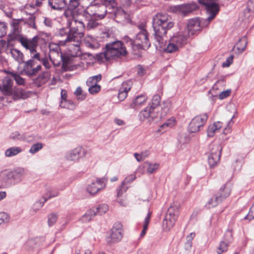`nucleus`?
Listing matches in <instances>:
<instances>
[{
	"label": "nucleus",
	"instance_id": "nucleus-1",
	"mask_svg": "<svg viewBox=\"0 0 254 254\" xmlns=\"http://www.w3.org/2000/svg\"><path fill=\"white\" fill-rule=\"evenodd\" d=\"M171 17L166 13H158L153 19L155 39L162 48L165 45V38L168 30L174 26Z\"/></svg>",
	"mask_w": 254,
	"mask_h": 254
},
{
	"label": "nucleus",
	"instance_id": "nucleus-2",
	"mask_svg": "<svg viewBox=\"0 0 254 254\" xmlns=\"http://www.w3.org/2000/svg\"><path fill=\"white\" fill-rule=\"evenodd\" d=\"M127 54V51L123 43L117 41L106 44V49L102 53L98 55L99 59L106 61L117 59Z\"/></svg>",
	"mask_w": 254,
	"mask_h": 254
},
{
	"label": "nucleus",
	"instance_id": "nucleus-3",
	"mask_svg": "<svg viewBox=\"0 0 254 254\" xmlns=\"http://www.w3.org/2000/svg\"><path fill=\"white\" fill-rule=\"evenodd\" d=\"M140 31L137 33L134 41L127 36L124 38L127 44L130 45L133 51L139 49H147L150 46L147 32L143 26L139 27Z\"/></svg>",
	"mask_w": 254,
	"mask_h": 254
},
{
	"label": "nucleus",
	"instance_id": "nucleus-4",
	"mask_svg": "<svg viewBox=\"0 0 254 254\" xmlns=\"http://www.w3.org/2000/svg\"><path fill=\"white\" fill-rule=\"evenodd\" d=\"M180 204L173 202L169 208L162 222V229L165 232L169 231L174 226L179 214Z\"/></svg>",
	"mask_w": 254,
	"mask_h": 254
},
{
	"label": "nucleus",
	"instance_id": "nucleus-5",
	"mask_svg": "<svg viewBox=\"0 0 254 254\" xmlns=\"http://www.w3.org/2000/svg\"><path fill=\"white\" fill-rule=\"evenodd\" d=\"M109 4L106 3H97L91 2L84 10V14H87L90 18L95 20L103 19L107 14V6Z\"/></svg>",
	"mask_w": 254,
	"mask_h": 254
},
{
	"label": "nucleus",
	"instance_id": "nucleus-6",
	"mask_svg": "<svg viewBox=\"0 0 254 254\" xmlns=\"http://www.w3.org/2000/svg\"><path fill=\"white\" fill-rule=\"evenodd\" d=\"M66 18L67 25L70 27V33L68 35L69 37H75L77 34H81V38L83 37V30L85 28V24L77 17L75 15H72L71 18L65 17Z\"/></svg>",
	"mask_w": 254,
	"mask_h": 254
},
{
	"label": "nucleus",
	"instance_id": "nucleus-7",
	"mask_svg": "<svg viewBox=\"0 0 254 254\" xmlns=\"http://www.w3.org/2000/svg\"><path fill=\"white\" fill-rule=\"evenodd\" d=\"M214 18H210L208 15L206 19H199L195 18L190 19L188 23V30L189 33L192 35L195 32L199 31L202 28L206 27Z\"/></svg>",
	"mask_w": 254,
	"mask_h": 254
},
{
	"label": "nucleus",
	"instance_id": "nucleus-8",
	"mask_svg": "<svg viewBox=\"0 0 254 254\" xmlns=\"http://www.w3.org/2000/svg\"><path fill=\"white\" fill-rule=\"evenodd\" d=\"M208 118V116L206 113L195 116L189 124V131L195 133L202 129L207 121Z\"/></svg>",
	"mask_w": 254,
	"mask_h": 254
},
{
	"label": "nucleus",
	"instance_id": "nucleus-9",
	"mask_svg": "<svg viewBox=\"0 0 254 254\" xmlns=\"http://www.w3.org/2000/svg\"><path fill=\"white\" fill-rule=\"evenodd\" d=\"M10 185L20 183L26 175V170L23 167H17L12 170L7 169Z\"/></svg>",
	"mask_w": 254,
	"mask_h": 254
},
{
	"label": "nucleus",
	"instance_id": "nucleus-10",
	"mask_svg": "<svg viewBox=\"0 0 254 254\" xmlns=\"http://www.w3.org/2000/svg\"><path fill=\"white\" fill-rule=\"evenodd\" d=\"M67 41H70L68 44L69 55L71 57H78L81 55V52L80 49L81 43V34H78L75 37H67Z\"/></svg>",
	"mask_w": 254,
	"mask_h": 254
},
{
	"label": "nucleus",
	"instance_id": "nucleus-11",
	"mask_svg": "<svg viewBox=\"0 0 254 254\" xmlns=\"http://www.w3.org/2000/svg\"><path fill=\"white\" fill-rule=\"evenodd\" d=\"M198 2L204 5L208 15L210 18H215L219 11V6L216 0H198Z\"/></svg>",
	"mask_w": 254,
	"mask_h": 254
},
{
	"label": "nucleus",
	"instance_id": "nucleus-12",
	"mask_svg": "<svg viewBox=\"0 0 254 254\" xmlns=\"http://www.w3.org/2000/svg\"><path fill=\"white\" fill-rule=\"evenodd\" d=\"M106 183L107 180L104 178L97 179L88 184L86 190L89 194L94 195L106 188Z\"/></svg>",
	"mask_w": 254,
	"mask_h": 254
},
{
	"label": "nucleus",
	"instance_id": "nucleus-13",
	"mask_svg": "<svg viewBox=\"0 0 254 254\" xmlns=\"http://www.w3.org/2000/svg\"><path fill=\"white\" fill-rule=\"evenodd\" d=\"M87 154V151L81 147H78L67 152L65 158L68 161L77 162L80 159L85 157Z\"/></svg>",
	"mask_w": 254,
	"mask_h": 254
},
{
	"label": "nucleus",
	"instance_id": "nucleus-14",
	"mask_svg": "<svg viewBox=\"0 0 254 254\" xmlns=\"http://www.w3.org/2000/svg\"><path fill=\"white\" fill-rule=\"evenodd\" d=\"M39 39V38L38 36H34L32 39H28L22 36V37H19V39L17 41L26 50H29L30 53H32L36 52Z\"/></svg>",
	"mask_w": 254,
	"mask_h": 254
},
{
	"label": "nucleus",
	"instance_id": "nucleus-15",
	"mask_svg": "<svg viewBox=\"0 0 254 254\" xmlns=\"http://www.w3.org/2000/svg\"><path fill=\"white\" fill-rule=\"evenodd\" d=\"M41 69V65H36L34 60L30 59L24 63L23 72L26 75L31 76L35 75Z\"/></svg>",
	"mask_w": 254,
	"mask_h": 254
},
{
	"label": "nucleus",
	"instance_id": "nucleus-16",
	"mask_svg": "<svg viewBox=\"0 0 254 254\" xmlns=\"http://www.w3.org/2000/svg\"><path fill=\"white\" fill-rule=\"evenodd\" d=\"M83 0H69L67 9L64 11V16L71 18L75 15V11L79 9Z\"/></svg>",
	"mask_w": 254,
	"mask_h": 254
},
{
	"label": "nucleus",
	"instance_id": "nucleus-17",
	"mask_svg": "<svg viewBox=\"0 0 254 254\" xmlns=\"http://www.w3.org/2000/svg\"><path fill=\"white\" fill-rule=\"evenodd\" d=\"M23 21L22 19L13 20L11 23L12 32L9 35L11 40H17L19 37H22L21 34V23Z\"/></svg>",
	"mask_w": 254,
	"mask_h": 254
},
{
	"label": "nucleus",
	"instance_id": "nucleus-18",
	"mask_svg": "<svg viewBox=\"0 0 254 254\" xmlns=\"http://www.w3.org/2000/svg\"><path fill=\"white\" fill-rule=\"evenodd\" d=\"M110 237L113 243L120 241L123 238L122 225L120 223H116L114 225L111 230Z\"/></svg>",
	"mask_w": 254,
	"mask_h": 254
},
{
	"label": "nucleus",
	"instance_id": "nucleus-19",
	"mask_svg": "<svg viewBox=\"0 0 254 254\" xmlns=\"http://www.w3.org/2000/svg\"><path fill=\"white\" fill-rule=\"evenodd\" d=\"M114 19L117 22L122 24H125L130 21L129 15L120 7L115 11Z\"/></svg>",
	"mask_w": 254,
	"mask_h": 254
},
{
	"label": "nucleus",
	"instance_id": "nucleus-20",
	"mask_svg": "<svg viewBox=\"0 0 254 254\" xmlns=\"http://www.w3.org/2000/svg\"><path fill=\"white\" fill-rule=\"evenodd\" d=\"M214 151L208 156V161L211 167H214L219 162L220 158L221 147L219 145H215L213 148Z\"/></svg>",
	"mask_w": 254,
	"mask_h": 254
},
{
	"label": "nucleus",
	"instance_id": "nucleus-21",
	"mask_svg": "<svg viewBox=\"0 0 254 254\" xmlns=\"http://www.w3.org/2000/svg\"><path fill=\"white\" fill-rule=\"evenodd\" d=\"M12 86L13 80L9 76H7L3 79L2 84L0 85V89L4 95H10L12 94Z\"/></svg>",
	"mask_w": 254,
	"mask_h": 254
},
{
	"label": "nucleus",
	"instance_id": "nucleus-22",
	"mask_svg": "<svg viewBox=\"0 0 254 254\" xmlns=\"http://www.w3.org/2000/svg\"><path fill=\"white\" fill-rule=\"evenodd\" d=\"M132 87L131 81L128 80L124 82L119 89L118 97L120 101L124 100L127 97L128 92Z\"/></svg>",
	"mask_w": 254,
	"mask_h": 254
},
{
	"label": "nucleus",
	"instance_id": "nucleus-23",
	"mask_svg": "<svg viewBox=\"0 0 254 254\" xmlns=\"http://www.w3.org/2000/svg\"><path fill=\"white\" fill-rule=\"evenodd\" d=\"M153 111L154 109L149 106L145 107L140 111L138 115L139 120L141 121H144L146 120H148L149 121H152L154 118Z\"/></svg>",
	"mask_w": 254,
	"mask_h": 254
},
{
	"label": "nucleus",
	"instance_id": "nucleus-24",
	"mask_svg": "<svg viewBox=\"0 0 254 254\" xmlns=\"http://www.w3.org/2000/svg\"><path fill=\"white\" fill-rule=\"evenodd\" d=\"M136 177V176L134 173L130 174L126 177L124 181L122 183L120 188L117 190V196L118 198L122 195L123 192L126 191L127 190L128 187H126V185L127 184L132 183L134 180H135Z\"/></svg>",
	"mask_w": 254,
	"mask_h": 254
},
{
	"label": "nucleus",
	"instance_id": "nucleus-25",
	"mask_svg": "<svg viewBox=\"0 0 254 254\" xmlns=\"http://www.w3.org/2000/svg\"><path fill=\"white\" fill-rule=\"evenodd\" d=\"M222 126L223 123L220 121L209 125L207 129L208 136L213 137L216 133L219 132Z\"/></svg>",
	"mask_w": 254,
	"mask_h": 254
},
{
	"label": "nucleus",
	"instance_id": "nucleus-26",
	"mask_svg": "<svg viewBox=\"0 0 254 254\" xmlns=\"http://www.w3.org/2000/svg\"><path fill=\"white\" fill-rule=\"evenodd\" d=\"M171 39L180 48L187 43V36L182 33H179L171 37Z\"/></svg>",
	"mask_w": 254,
	"mask_h": 254
},
{
	"label": "nucleus",
	"instance_id": "nucleus-27",
	"mask_svg": "<svg viewBox=\"0 0 254 254\" xmlns=\"http://www.w3.org/2000/svg\"><path fill=\"white\" fill-rule=\"evenodd\" d=\"M147 100V95L145 94H142L136 97L130 106L132 108H138L146 103Z\"/></svg>",
	"mask_w": 254,
	"mask_h": 254
},
{
	"label": "nucleus",
	"instance_id": "nucleus-28",
	"mask_svg": "<svg viewBox=\"0 0 254 254\" xmlns=\"http://www.w3.org/2000/svg\"><path fill=\"white\" fill-rule=\"evenodd\" d=\"M10 183L7 169L3 170L0 172V189L5 188L9 187Z\"/></svg>",
	"mask_w": 254,
	"mask_h": 254
},
{
	"label": "nucleus",
	"instance_id": "nucleus-29",
	"mask_svg": "<svg viewBox=\"0 0 254 254\" xmlns=\"http://www.w3.org/2000/svg\"><path fill=\"white\" fill-rule=\"evenodd\" d=\"M48 5L53 9L61 10L65 7V0H48Z\"/></svg>",
	"mask_w": 254,
	"mask_h": 254
},
{
	"label": "nucleus",
	"instance_id": "nucleus-30",
	"mask_svg": "<svg viewBox=\"0 0 254 254\" xmlns=\"http://www.w3.org/2000/svg\"><path fill=\"white\" fill-rule=\"evenodd\" d=\"M11 95L13 96L14 100L25 99L29 96V92L20 88H14Z\"/></svg>",
	"mask_w": 254,
	"mask_h": 254
},
{
	"label": "nucleus",
	"instance_id": "nucleus-31",
	"mask_svg": "<svg viewBox=\"0 0 254 254\" xmlns=\"http://www.w3.org/2000/svg\"><path fill=\"white\" fill-rule=\"evenodd\" d=\"M231 191V186L230 184H227L220 188L217 194L218 195L219 197L222 198V200H223L229 196Z\"/></svg>",
	"mask_w": 254,
	"mask_h": 254
},
{
	"label": "nucleus",
	"instance_id": "nucleus-32",
	"mask_svg": "<svg viewBox=\"0 0 254 254\" xmlns=\"http://www.w3.org/2000/svg\"><path fill=\"white\" fill-rule=\"evenodd\" d=\"M84 43L87 47L93 49H97L100 47V44L96 39L90 35L86 36Z\"/></svg>",
	"mask_w": 254,
	"mask_h": 254
},
{
	"label": "nucleus",
	"instance_id": "nucleus-33",
	"mask_svg": "<svg viewBox=\"0 0 254 254\" xmlns=\"http://www.w3.org/2000/svg\"><path fill=\"white\" fill-rule=\"evenodd\" d=\"M144 163L146 169V173L148 175L154 173L158 170L160 166V164L157 162L146 161Z\"/></svg>",
	"mask_w": 254,
	"mask_h": 254
},
{
	"label": "nucleus",
	"instance_id": "nucleus-34",
	"mask_svg": "<svg viewBox=\"0 0 254 254\" xmlns=\"http://www.w3.org/2000/svg\"><path fill=\"white\" fill-rule=\"evenodd\" d=\"M22 151L23 150L21 147L12 146L5 150L4 155L6 157H12L20 154Z\"/></svg>",
	"mask_w": 254,
	"mask_h": 254
},
{
	"label": "nucleus",
	"instance_id": "nucleus-35",
	"mask_svg": "<svg viewBox=\"0 0 254 254\" xmlns=\"http://www.w3.org/2000/svg\"><path fill=\"white\" fill-rule=\"evenodd\" d=\"M165 45H166V39H165ZM158 46L160 47L161 49H163L165 52L168 53H174L178 51L179 49L178 47L174 43L173 41L170 39L169 42L168 44L167 47H165V45H164L162 48H161L158 43Z\"/></svg>",
	"mask_w": 254,
	"mask_h": 254
},
{
	"label": "nucleus",
	"instance_id": "nucleus-36",
	"mask_svg": "<svg viewBox=\"0 0 254 254\" xmlns=\"http://www.w3.org/2000/svg\"><path fill=\"white\" fill-rule=\"evenodd\" d=\"M196 8V6L194 4H186L180 5V14L184 15L191 12Z\"/></svg>",
	"mask_w": 254,
	"mask_h": 254
},
{
	"label": "nucleus",
	"instance_id": "nucleus-37",
	"mask_svg": "<svg viewBox=\"0 0 254 254\" xmlns=\"http://www.w3.org/2000/svg\"><path fill=\"white\" fill-rule=\"evenodd\" d=\"M222 201V198L219 197L218 195L216 194L208 200L206 204V207L209 209L215 207Z\"/></svg>",
	"mask_w": 254,
	"mask_h": 254
},
{
	"label": "nucleus",
	"instance_id": "nucleus-38",
	"mask_svg": "<svg viewBox=\"0 0 254 254\" xmlns=\"http://www.w3.org/2000/svg\"><path fill=\"white\" fill-rule=\"evenodd\" d=\"M9 54L11 57L18 63H21L23 61V54L16 49H10Z\"/></svg>",
	"mask_w": 254,
	"mask_h": 254
},
{
	"label": "nucleus",
	"instance_id": "nucleus-39",
	"mask_svg": "<svg viewBox=\"0 0 254 254\" xmlns=\"http://www.w3.org/2000/svg\"><path fill=\"white\" fill-rule=\"evenodd\" d=\"M176 123V119L174 117H171L160 127V128L158 129V131H165L168 128L173 127L175 125Z\"/></svg>",
	"mask_w": 254,
	"mask_h": 254
},
{
	"label": "nucleus",
	"instance_id": "nucleus-40",
	"mask_svg": "<svg viewBox=\"0 0 254 254\" xmlns=\"http://www.w3.org/2000/svg\"><path fill=\"white\" fill-rule=\"evenodd\" d=\"M171 107V102L170 101L167 100L164 101L161 105V112L160 114L159 118L161 119L164 118L169 112Z\"/></svg>",
	"mask_w": 254,
	"mask_h": 254
},
{
	"label": "nucleus",
	"instance_id": "nucleus-41",
	"mask_svg": "<svg viewBox=\"0 0 254 254\" xmlns=\"http://www.w3.org/2000/svg\"><path fill=\"white\" fill-rule=\"evenodd\" d=\"M70 33V29L68 30L67 28H62L58 31V35L61 37H65L63 41H60V44L62 45H66L69 43L70 41H67V37Z\"/></svg>",
	"mask_w": 254,
	"mask_h": 254
},
{
	"label": "nucleus",
	"instance_id": "nucleus-42",
	"mask_svg": "<svg viewBox=\"0 0 254 254\" xmlns=\"http://www.w3.org/2000/svg\"><path fill=\"white\" fill-rule=\"evenodd\" d=\"M247 44L248 41L246 37L241 38L236 45L237 53L241 54L243 52L246 48Z\"/></svg>",
	"mask_w": 254,
	"mask_h": 254
},
{
	"label": "nucleus",
	"instance_id": "nucleus-43",
	"mask_svg": "<svg viewBox=\"0 0 254 254\" xmlns=\"http://www.w3.org/2000/svg\"><path fill=\"white\" fill-rule=\"evenodd\" d=\"M150 152L149 150H144L140 153H134L133 156L138 162L143 161L145 159L149 156Z\"/></svg>",
	"mask_w": 254,
	"mask_h": 254
},
{
	"label": "nucleus",
	"instance_id": "nucleus-44",
	"mask_svg": "<svg viewBox=\"0 0 254 254\" xmlns=\"http://www.w3.org/2000/svg\"><path fill=\"white\" fill-rule=\"evenodd\" d=\"M92 209L94 211L95 215H102L108 211L109 207L106 204H102L96 207L93 208Z\"/></svg>",
	"mask_w": 254,
	"mask_h": 254
},
{
	"label": "nucleus",
	"instance_id": "nucleus-45",
	"mask_svg": "<svg viewBox=\"0 0 254 254\" xmlns=\"http://www.w3.org/2000/svg\"><path fill=\"white\" fill-rule=\"evenodd\" d=\"M245 14L248 17L254 16V0H250L248 2L247 8L245 10Z\"/></svg>",
	"mask_w": 254,
	"mask_h": 254
},
{
	"label": "nucleus",
	"instance_id": "nucleus-46",
	"mask_svg": "<svg viewBox=\"0 0 254 254\" xmlns=\"http://www.w3.org/2000/svg\"><path fill=\"white\" fill-rule=\"evenodd\" d=\"M95 215L94 211L92 209H89L82 216L80 220L83 223H86L90 221Z\"/></svg>",
	"mask_w": 254,
	"mask_h": 254
},
{
	"label": "nucleus",
	"instance_id": "nucleus-47",
	"mask_svg": "<svg viewBox=\"0 0 254 254\" xmlns=\"http://www.w3.org/2000/svg\"><path fill=\"white\" fill-rule=\"evenodd\" d=\"M50 77L49 71H45L40 74L37 77V81L40 85H42L47 82Z\"/></svg>",
	"mask_w": 254,
	"mask_h": 254
},
{
	"label": "nucleus",
	"instance_id": "nucleus-48",
	"mask_svg": "<svg viewBox=\"0 0 254 254\" xmlns=\"http://www.w3.org/2000/svg\"><path fill=\"white\" fill-rule=\"evenodd\" d=\"M102 75L100 74L92 76L88 78L86 81V84L88 86L97 85V83L101 80Z\"/></svg>",
	"mask_w": 254,
	"mask_h": 254
},
{
	"label": "nucleus",
	"instance_id": "nucleus-49",
	"mask_svg": "<svg viewBox=\"0 0 254 254\" xmlns=\"http://www.w3.org/2000/svg\"><path fill=\"white\" fill-rule=\"evenodd\" d=\"M8 74L14 79L17 84L19 85H24L25 84V79L17 73L8 72Z\"/></svg>",
	"mask_w": 254,
	"mask_h": 254
},
{
	"label": "nucleus",
	"instance_id": "nucleus-50",
	"mask_svg": "<svg viewBox=\"0 0 254 254\" xmlns=\"http://www.w3.org/2000/svg\"><path fill=\"white\" fill-rule=\"evenodd\" d=\"M152 212L150 211H149L146 216L144 222H143V230L140 234L141 237H143L146 234V231L147 229L148 225L149 224L150 219L151 218V215Z\"/></svg>",
	"mask_w": 254,
	"mask_h": 254
},
{
	"label": "nucleus",
	"instance_id": "nucleus-51",
	"mask_svg": "<svg viewBox=\"0 0 254 254\" xmlns=\"http://www.w3.org/2000/svg\"><path fill=\"white\" fill-rule=\"evenodd\" d=\"M46 199H45L44 197H42L38 200L36 201L32 206V209L34 211L36 212L40 210L43 206L45 202H46Z\"/></svg>",
	"mask_w": 254,
	"mask_h": 254
},
{
	"label": "nucleus",
	"instance_id": "nucleus-52",
	"mask_svg": "<svg viewBox=\"0 0 254 254\" xmlns=\"http://www.w3.org/2000/svg\"><path fill=\"white\" fill-rule=\"evenodd\" d=\"M160 100L161 97L160 95L158 94L155 95L152 97L151 104H150L148 106L154 110L155 108L159 105Z\"/></svg>",
	"mask_w": 254,
	"mask_h": 254
},
{
	"label": "nucleus",
	"instance_id": "nucleus-53",
	"mask_svg": "<svg viewBox=\"0 0 254 254\" xmlns=\"http://www.w3.org/2000/svg\"><path fill=\"white\" fill-rule=\"evenodd\" d=\"M60 106L62 108L68 109H72L74 108L73 103L69 100L60 101Z\"/></svg>",
	"mask_w": 254,
	"mask_h": 254
},
{
	"label": "nucleus",
	"instance_id": "nucleus-54",
	"mask_svg": "<svg viewBox=\"0 0 254 254\" xmlns=\"http://www.w3.org/2000/svg\"><path fill=\"white\" fill-rule=\"evenodd\" d=\"M49 57L51 61H62L63 56L61 50L59 52H51V53H49Z\"/></svg>",
	"mask_w": 254,
	"mask_h": 254
},
{
	"label": "nucleus",
	"instance_id": "nucleus-55",
	"mask_svg": "<svg viewBox=\"0 0 254 254\" xmlns=\"http://www.w3.org/2000/svg\"><path fill=\"white\" fill-rule=\"evenodd\" d=\"M42 148L43 144L41 143H37L31 146L29 152L32 154H34L40 151Z\"/></svg>",
	"mask_w": 254,
	"mask_h": 254
},
{
	"label": "nucleus",
	"instance_id": "nucleus-56",
	"mask_svg": "<svg viewBox=\"0 0 254 254\" xmlns=\"http://www.w3.org/2000/svg\"><path fill=\"white\" fill-rule=\"evenodd\" d=\"M83 15L87 18V20L88 21L87 24V27L88 29L94 28L98 25V23L94 21V20H95V18L89 17V15L87 14H83Z\"/></svg>",
	"mask_w": 254,
	"mask_h": 254
},
{
	"label": "nucleus",
	"instance_id": "nucleus-57",
	"mask_svg": "<svg viewBox=\"0 0 254 254\" xmlns=\"http://www.w3.org/2000/svg\"><path fill=\"white\" fill-rule=\"evenodd\" d=\"M74 94L76 96L77 99L80 101L84 100L86 98V94H84L83 92L80 87H78L76 88L74 92Z\"/></svg>",
	"mask_w": 254,
	"mask_h": 254
},
{
	"label": "nucleus",
	"instance_id": "nucleus-58",
	"mask_svg": "<svg viewBox=\"0 0 254 254\" xmlns=\"http://www.w3.org/2000/svg\"><path fill=\"white\" fill-rule=\"evenodd\" d=\"M10 220V216L6 212H0V225L3 223H8Z\"/></svg>",
	"mask_w": 254,
	"mask_h": 254
},
{
	"label": "nucleus",
	"instance_id": "nucleus-59",
	"mask_svg": "<svg viewBox=\"0 0 254 254\" xmlns=\"http://www.w3.org/2000/svg\"><path fill=\"white\" fill-rule=\"evenodd\" d=\"M59 195V192L57 190H49L47 191L46 194L43 196L46 200L48 199L57 196Z\"/></svg>",
	"mask_w": 254,
	"mask_h": 254
},
{
	"label": "nucleus",
	"instance_id": "nucleus-60",
	"mask_svg": "<svg viewBox=\"0 0 254 254\" xmlns=\"http://www.w3.org/2000/svg\"><path fill=\"white\" fill-rule=\"evenodd\" d=\"M7 25L4 22H0V38L5 36L7 32Z\"/></svg>",
	"mask_w": 254,
	"mask_h": 254
},
{
	"label": "nucleus",
	"instance_id": "nucleus-61",
	"mask_svg": "<svg viewBox=\"0 0 254 254\" xmlns=\"http://www.w3.org/2000/svg\"><path fill=\"white\" fill-rule=\"evenodd\" d=\"M88 91L91 94H95L98 93L101 90V86L98 85L89 86Z\"/></svg>",
	"mask_w": 254,
	"mask_h": 254
},
{
	"label": "nucleus",
	"instance_id": "nucleus-62",
	"mask_svg": "<svg viewBox=\"0 0 254 254\" xmlns=\"http://www.w3.org/2000/svg\"><path fill=\"white\" fill-rule=\"evenodd\" d=\"M75 68L79 70H82L88 67V63L86 61H81L74 64Z\"/></svg>",
	"mask_w": 254,
	"mask_h": 254
},
{
	"label": "nucleus",
	"instance_id": "nucleus-63",
	"mask_svg": "<svg viewBox=\"0 0 254 254\" xmlns=\"http://www.w3.org/2000/svg\"><path fill=\"white\" fill-rule=\"evenodd\" d=\"M146 173V169L145 167L144 163L142 165H140L138 167V168L135 170L134 174L138 176V177H140L141 175L144 174Z\"/></svg>",
	"mask_w": 254,
	"mask_h": 254
},
{
	"label": "nucleus",
	"instance_id": "nucleus-64",
	"mask_svg": "<svg viewBox=\"0 0 254 254\" xmlns=\"http://www.w3.org/2000/svg\"><path fill=\"white\" fill-rule=\"evenodd\" d=\"M228 247V243L222 242L220 243L219 246L218 248L217 253L220 254L223 252L226 251Z\"/></svg>",
	"mask_w": 254,
	"mask_h": 254
}]
</instances>
